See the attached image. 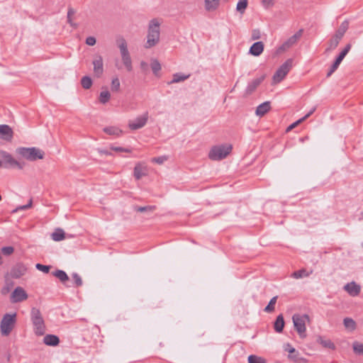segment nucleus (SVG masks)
Instances as JSON below:
<instances>
[{"label": "nucleus", "mask_w": 363, "mask_h": 363, "mask_svg": "<svg viewBox=\"0 0 363 363\" xmlns=\"http://www.w3.org/2000/svg\"><path fill=\"white\" fill-rule=\"evenodd\" d=\"M16 152L22 158L30 162H34L37 160H43L45 157L44 151L35 147H20L16 148Z\"/></svg>", "instance_id": "obj_1"}, {"label": "nucleus", "mask_w": 363, "mask_h": 363, "mask_svg": "<svg viewBox=\"0 0 363 363\" xmlns=\"http://www.w3.org/2000/svg\"><path fill=\"white\" fill-rule=\"evenodd\" d=\"M30 320L33 325L34 333L38 336L43 335L45 333L46 328L44 319L38 308H32Z\"/></svg>", "instance_id": "obj_2"}, {"label": "nucleus", "mask_w": 363, "mask_h": 363, "mask_svg": "<svg viewBox=\"0 0 363 363\" xmlns=\"http://www.w3.org/2000/svg\"><path fill=\"white\" fill-rule=\"evenodd\" d=\"M0 159L2 162L3 168L5 169H18L21 170L26 166V162L18 161L10 153L6 151H0Z\"/></svg>", "instance_id": "obj_3"}, {"label": "nucleus", "mask_w": 363, "mask_h": 363, "mask_svg": "<svg viewBox=\"0 0 363 363\" xmlns=\"http://www.w3.org/2000/svg\"><path fill=\"white\" fill-rule=\"evenodd\" d=\"M16 313H6L0 323V330L3 336H9L15 327Z\"/></svg>", "instance_id": "obj_4"}, {"label": "nucleus", "mask_w": 363, "mask_h": 363, "mask_svg": "<svg viewBox=\"0 0 363 363\" xmlns=\"http://www.w3.org/2000/svg\"><path fill=\"white\" fill-rule=\"evenodd\" d=\"M117 45L120 50L122 62L128 72L133 70L132 60L128 50V45L125 40L120 38L117 40Z\"/></svg>", "instance_id": "obj_5"}, {"label": "nucleus", "mask_w": 363, "mask_h": 363, "mask_svg": "<svg viewBox=\"0 0 363 363\" xmlns=\"http://www.w3.org/2000/svg\"><path fill=\"white\" fill-rule=\"evenodd\" d=\"M232 147L230 145H217L213 147L209 153L208 157L211 160L218 161L225 158L231 152Z\"/></svg>", "instance_id": "obj_6"}, {"label": "nucleus", "mask_w": 363, "mask_h": 363, "mask_svg": "<svg viewBox=\"0 0 363 363\" xmlns=\"http://www.w3.org/2000/svg\"><path fill=\"white\" fill-rule=\"evenodd\" d=\"M160 24H150L145 47L146 48H150L157 45L160 40Z\"/></svg>", "instance_id": "obj_7"}, {"label": "nucleus", "mask_w": 363, "mask_h": 363, "mask_svg": "<svg viewBox=\"0 0 363 363\" xmlns=\"http://www.w3.org/2000/svg\"><path fill=\"white\" fill-rule=\"evenodd\" d=\"M292 67V60H287L281 67L277 70L273 76L274 83H279L284 79Z\"/></svg>", "instance_id": "obj_8"}, {"label": "nucleus", "mask_w": 363, "mask_h": 363, "mask_svg": "<svg viewBox=\"0 0 363 363\" xmlns=\"http://www.w3.org/2000/svg\"><path fill=\"white\" fill-rule=\"evenodd\" d=\"M28 297L26 290L21 286H17L10 296V301L12 303H20L26 301Z\"/></svg>", "instance_id": "obj_9"}, {"label": "nucleus", "mask_w": 363, "mask_h": 363, "mask_svg": "<svg viewBox=\"0 0 363 363\" xmlns=\"http://www.w3.org/2000/svg\"><path fill=\"white\" fill-rule=\"evenodd\" d=\"M351 49V44H347L345 48L342 50V52L339 54V55L335 59L333 64L331 65L328 72L327 73V77H329L331 74L338 68L341 62L343 60L344 57L349 52Z\"/></svg>", "instance_id": "obj_10"}, {"label": "nucleus", "mask_w": 363, "mask_h": 363, "mask_svg": "<svg viewBox=\"0 0 363 363\" xmlns=\"http://www.w3.org/2000/svg\"><path fill=\"white\" fill-rule=\"evenodd\" d=\"M148 120V113L145 112L133 121H129L128 127L130 129L135 130L144 127Z\"/></svg>", "instance_id": "obj_11"}, {"label": "nucleus", "mask_w": 363, "mask_h": 363, "mask_svg": "<svg viewBox=\"0 0 363 363\" xmlns=\"http://www.w3.org/2000/svg\"><path fill=\"white\" fill-rule=\"evenodd\" d=\"M306 318V317L301 316L298 314H294L292 317L294 327L300 336H302L306 331V325H305Z\"/></svg>", "instance_id": "obj_12"}, {"label": "nucleus", "mask_w": 363, "mask_h": 363, "mask_svg": "<svg viewBox=\"0 0 363 363\" xmlns=\"http://www.w3.org/2000/svg\"><path fill=\"white\" fill-rule=\"evenodd\" d=\"M27 272V267L22 263H18L11 269V277L14 279H19Z\"/></svg>", "instance_id": "obj_13"}, {"label": "nucleus", "mask_w": 363, "mask_h": 363, "mask_svg": "<svg viewBox=\"0 0 363 363\" xmlns=\"http://www.w3.org/2000/svg\"><path fill=\"white\" fill-rule=\"evenodd\" d=\"M303 29H300L294 35L289 38L283 45L280 47V50H285L292 45H294L302 36Z\"/></svg>", "instance_id": "obj_14"}, {"label": "nucleus", "mask_w": 363, "mask_h": 363, "mask_svg": "<svg viewBox=\"0 0 363 363\" xmlns=\"http://www.w3.org/2000/svg\"><path fill=\"white\" fill-rule=\"evenodd\" d=\"M13 132L8 125H0V138L6 141H11Z\"/></svg>", "instance_id": "obj_15"}, {"label": "nucleus", "mask_w": 363, "mask_h": 363, "mask_svg": "<svg viewBox=\"0 0 363 363\" xmlns=\"http://www.w3.org/2000/svg\"><path fill=\"white\" fill-rule=\"evenodd\" d=\"M344 290L347 291L350 296H357L361 291V286L356 282L351 281L344 286Z\"/></svg>", "instance_id": "obj_16"}, {"label": "nucleus", "mask_w": 363, "mask_h": 363, "mask_svg": "<svg viewBox=\"0 0 363 363\" xmlns=\"http://www.w3.org/2000/svg\"><path fill=\"white\" fill-rule=\"evenodd\" d=\"M285 351L288 352L289 356L288 357L294 362L300 363L302 359L299 357V353L297 352L294 347H293L290 344H286L284 346Z\"/></svg>", "instance_id": "obj_17"}, {"label": "nucleus", "mask_w": 363, "mask_h": 363, "mask_svg": "<svg viewBox=\"0 0 363 363\" xmlns=\"http://www.w3.org/2000/svg\"><path fill=\"white\" fill-rule=\"evenodd\" d=\"M147 174V167L140 162L135 164L134 167V177L137 180L140 179L143 177L146 176Z\"/></svg>", "instance_id": "obj_18"}, {"label": "nucleus", "mask_w": 363, "mask_h": 363, "mask_svg": "<svg viewBox=\"0 0 363 363\" xmlns=\"http://www.w3.org/2000/svg\"><path fill=\"white\" fill-rule=\"evenodd\" d=\"M264 50V44L262 42L259 41L252 44L250 48L249 52L253 56L260 55Z\"/></svg>", "instance_id": "obj_19"}, {"label": "nucleus", "mask_w": 363, "mask_h": 363, "mask_svg": "<svg viewBox=\"0 0 363 363\" xmlns=\"http://www.w3.org/2000/svg\"><path fill=\"white\" fill-rule=\"evenodd\" d=\"M93 65L94 72L96 77L101 76L104 72L102 57L99 56L96 59H95L93 62Z\"/></svg>", "instance_id": "obj_20"}, {"label": "nucleus", "mask_w": 363, "mask_h": 363, "mask_svg": "<svg viewBox=\"0 0 363 363\" xmlns=\"http://www.w3.org/2000/svg\"><path fill=\"white\" fill-rule=\"evenodd\" d=\"M220 0H204V8L207 11H216L219 5Z\"/></svg>", "instance_id": "obj_21"}, {"label": "nucleus", "mask_w": 363, "mask_h": 363, "mask_svg": "<svg viewBox=\"0 0 363 363\" xmlns=\"http://www.w3.org/2000/svg\"><path fill=\"white\" fill-rule=\"evenodd\" d=\"M270 109V102L265 101L257 107L255 113L257 116L262 117L267 113Z\"/></svg>", "instance_id": "obj_22"}, {"label": "nucleus", "mask_w": 363, "mask_h": 363, "mask_svg": "<svg viewBox=\"0 0 363 363\" xmlns=\"http://www.w3.org/2000/svg\"><path fill=\"white\" fill-rule=\"evenodd\" d=\"M264 79V77L262 76L260 77L253 79L250 83H249L247 87V92L249 94L253 92L257 89V87L262 83Z\"/></svg>", "instance_id": "obj_23"}, {"label": "nucleus", "mask_w": 363, "mask_h": 363, "mask_svg": "<svg viewBox=\"0 0 363 363\" xmlns=\"http://www.w3.org/2000/svg\"><path fill=\"white\" fill-rule=\"evenodd\" d=\"M43 342L50 346H56L59 344V337L55 335H47L44 337Z\"/></svg>", "instance_id": "obj_24"}, {"label": "nucleus", "mask_w": 363, "mask_h": 363, "mask_svg": "<svg viewBox=\"0 0 363 363\" xmlns=\"http://www.w3.org/2000/svg\"><path fill=\"white\" fill-rule=\"evenodd\" d=\"M103 130L104 133H106L108 135H114L116 137L120 136L123 133L122 130H121L119 128H118L116 126L105 127L103 129Z\"/></svg>", "instance_id": "obj_25"}, {"label": "nucleus", "mask_w": 363, "mask_h": 363, "mask_svg": "<svg viewBox=\"0 0 363 363\" xmlns=\"http://www.w3.org/2000/svg\"><path fill=\"white\" fill-rule=\"evenodd\" d=\"M312 270H307L306 269H301L300 270L296 271L293 272L291 275V277L294 279H301L303 277H308L311 274H312Z\"/></svg>", "instance_id": "obj_26"}, {"label": "nucleus", "mask_w": 363, "mask_h": 363, "mask_svg": "<svg viewBox=\"0 0 363 363\" xmlns=\"http://www.w3.org/2000/svg\"><path fill=\"white\" fill-rule=\"evenodd\" d=\"M284 327V320L282 314L279 315L274 322V328L277 333L283 331Z\"/></svg>", "instance_id": "obj_27"}, {"label": "nucleus", "mask_w": 363, "mask_h": 363, "mask_svg": "<svg viewBox=\"0 0 363 363\" xmlns=\"http://www.w3.org/2000/svg\"><path fill=\"white\" fill-rule=\"evenodd\" d=\"M190 77L189 74H184L182 73H176L173 74V78L169 84H174V83H179L181 82H183L187 79H189Z\"/></svg>", "instance_id": "obj_28"}, {"label": "nucleus", "mask_w": 363, "mask_h": 363, "mask_svg": "<svg viewBox=\"0 0 363 363\" xmlns=\"http://www.w3.org/2000/svg\"><path fill=\"white\" fill-rule=\"evenodd\" d=\"M51 238L55 241H61L65 239V232L61 228L56 229L51 235Z\"/></svg>", "instance_id": "obj_29"}, {"label": "nucleus", "mask_w": 363, "mask_h": 363, "mask_svg": "<svg viewBox=\"0 0 363 363\" xmlns=\"http://www.w3.org/2000/svg\"><path fill=\"white\" fill-rule=\"evenodd\" d=\"M314 110H315V108H313V110L309 111L307 114H306L301 118L298 119V121H296V122L293 123L289 126H288L286 130V132L291 131L292 129H294L295 127H296L299 123H301L302 121H305L307 118H308L313 113Z\"/></svg>", "instance_id": "obj_30"}, {"label": "nucleus", "mask_w": 363, "mask_h": 363, "mask_svg": "<svg viewBox=\"0 0 363 363\" xmlns=\"http://www.w3.org/2000/svg\"><path fill=\"white\" fill-rule=\"evenodd\" d=\"M52 275L59 279L62 283H65L69 279V277L66 272L61 269H57L52 272Z\"/></svg>", "instance_id": "obj_31"}, {"label": "nucleus", "mask_w": 363, "mask_h": 363, "mask_svg": "<svg viewBox=\"0 0 363 363\" xmlns=\"http://www.w3.org/2000/svg\"><path fill=\"white\" fill-rule=\"evenodd\" d=\"M344 325L345 328L350 331H353L356 328V323L355 321L350 318H345L344 319Z\"/></svg>", "instance_id": "obj_32"}, {"label": "nucleus", "mask_w": 363, "mask_h": 363, "mask_svg": "<svg viewBox=\"0 0 363 363\" xmlns=\"http://www.w3.org/2000/svg\"><path fill=\"white\" fill-rule=\"evenodd\" d=\"M248 5V1L247 0H239L237 6H236V11L242 14L245 11V9H247Z\"/></svg>", "instance_id": "obj_33"}, {"label": "nucleus", "mask_w": 363, "mask_h": 363, "mask_svg": "<svg viewBox=\"0 0 363 363\" xmlns=\"http://www.w3.org/2000/svg\"><path fill=\"white\" fill-rule=\"evenodd\" d=\"M110 98H111V94L108 91H107V90L102 91L99 95V101L101 104H105L109 101Z\"/></svg>", "instance_id": "obj_34"}, {"label": "nucleus", "mask_w": 363, "mask_h": 363, "mask_svg": "<svg viewBox=\"0 0 363 363\" xmlns=\"http://www.w3.org/2000/svg\"><path fill=\"white\" fill-rule=\"evenodd\" d=\"M278 296H274L271 300L269 301L268 305L265 307L264 311L267 313H271L274 311V305L277 303Z\"/></svg>", "instance_id": "obj_35"}, {"label": "nucleus", "mask_w": 363, "mask_h": 363, "mask_svg": "<svg viewBox=\"0 0 363 363\" xmlns=\"http://www.w3.org/2000/svg\"><path fill=\"white\" fill-rule=\"evenodd\" d=\"M248 363H266V359L262 357L251 354L248 357Z\"/></svg>", "instance_id": "obj_36"}, {"label": "nucleus", "mask_w": 363, "mask_h": 363, "mask_svg": "<svg viewBox=\"0 0 363 363\" xmlns=\"http://www.w3.org/2000/svg\"><path fill=\"white\" fill-rule=\"evenodd\" d=\"M320 343L325 348H328L331 350H335V346L334 343L329 339H320Z\"/></svg>", "instance_id": "obj_37"}, {"label": "nucleus", "mask_w": 363, "mask_h": 363, "mask_svg": "<svg viewBox=\"0 0 363 363\" xmlns=\"http://www.w3.org/2000/svg\"><path fill=\"white\" fill-rule=\"evenodd\" d=\"M81 84L84 89H88L92 85V80L89 77H83L81 79Z\"/></svg>", "instance_id": "obj_38"}, {"label": "nucleus", "mask_w": 363, "mask_h": 363, "mask_svg": "<svg viewBox=\"0 0 363 363\" xmlns=\"http://www.w3.org/2000/svg\"><path fill=\"white\" fill-rule=\"evenodd\" d=\"M354 352L357 354H363V343L354 342L352 345Z\"/></svg>", "instance_id": "obj_39"}, {"label": "nucleus", "mask_w": 363, "mask_h": 363, "mask_svg": "<svg viewBox=\"0 0 363 363\" xmlns=\"http://www.w3.org/2000/svg\"><path fill=\"white\" fill-rule=\"evenodd\" d=\"M75 20H77L76 11L72 8H69L67 11V23H72Z\"/></svg>", "instance_id": "obj_40"}, {"label": "nucleus", "mask_w": 363, "mask_h": 363, "mask_svg": "<svg viewBox=\"0 0 363 363\" xmlns=\"http://www.w3.org/2000/svg\"><path fill=\"white\" fill-rule=\"evenodd\" d=\"M347 30V27L345 25H342L339 28V29L336 31L335 35H334L335 38L337 39H339L340 40L343 37L345 33Z\"/></svg>", "instance_id": "obj_41"}, {"label": "nucleus", "mask_w": 363, "mask_h": 363, "mask_svg": "<svg viewBox=\"0 0 363 363\" xmlns=\"http://www.w3.org/2000/svg\"><path fill=\"white\" fill-rule=\"evenodd\" d=\"M151 68H152V70L153 72V73L155 74V75H157V73L159 72V71L161 69V65H160V63L158 62V60H153L152 62H151Z\"/></svg>", "instance_id": "obj_42"}, {"label": "nucleus", "mask_w": 363, "mask_h": 363, "mask_svg": "<svg viewBox=\"0 0 363 363\" xmlns=\"http://www.w3.org/2000/svg\"><path fill=\"white\" fill-rule=\"evenodd\" d=\"M155 207L153 206H135V210L138 212H146V211H153Z\"/></svg>", "instance_id": "obj_43"}, {"label": "nucleus", "mask_w": 363, "mask_h": 363, "mask_svg": "<svg viewBox=\"0 0 363 363\" xmlns=\"http://www.w3.org/2000/svg\"><path fill=\"white\" fill-rule=\"evenodd\" d=\"M120 81L118 77H115L112 79L111 82V90L113 91H118L120 89Z\"/></svg>", "instance_id": "obj_44"}, {"label": "nucleus", "mask_w": 363, "mask_h": 363, "mask_svg": "<svg viewBox=\"0 0 363 363\" xmlns=\"http://www.w3.org/2000/svg\"><path fill=\"white\" fill-rule=\"evenodd\" d=\"M72 277L77 287L81 286L83 284L81 277L77 273H73Z\"/></svg>", "instance_id": "obj_45"}, {"label": "nucleus", "mask_w": 363, "mask_h": 363, "mask_svg": "<svg viewBox=\"0 0 363 363\" xmlns=\"http://www.w3.org/2000/svg\"><path fill=\"white\" fill-rule=\"evenodd\" d=\"M1 252L6 256H9L14 252V248L11 246L3 247L1 248Z\"/></svg>", "instance_id": "obj_46"}, {"label": "nucleus", "mask_w": 363, "mask_h": 363, "mask_svg": "<svg viewBox=\"0 0 363 363\" xmlns=\"http://www.w3.org/2000/svg\"><path fill=\"white\" fill-rule=\"evenodd\" d=\"M261 37H262L261 32L259 29H254L252 31V34H251V40H258V39L261 38Z\"/></svg>", "instance_id": "obj_47"}, {"label": "nucleus", "mask_w": 363, "mask_h": 363, "mask_svg": "<svg viewBox=\"0 0 363 363\" xmlns=\"http://www.w3.org/2000/svg\"><path fill=\"white\" fill-rule=\"evenodd\" d=\"M32 206V200L30 199L28 202V204L26 205H23V206H18L16 209H14L12 213H16L18 212V211H23V210H26L29 208H30Z\"/></svg>", "instance_id": "obj_48"}, {"label": "nucleus", "mask_w": 363, "mask_h": 363, "mask_svg": "<svg viewBox=\"0 0 363 363\" xmlns=\"http://www.w3.org/2000/svg\"><path fill=\"white\" fill-rule=\"evenodd\" d=\"M35 267L36 269H38V270L44 272V273H48L49 271H50V266H48V265H43V264H37L35 265Z\"/></svg>", "instance_id": "obj_49"}, {"label": "nucleus", "mask_w": 363, "mask_h": 363, "mask_svg": "<svg viewBox=\"0 0 363 363\" xmlns=\"http://www.w3.org/2000/svg\"><path fill=\"white\" fill-rule=\"evenodd\" d=\"M261 2L264 9H269L274 4V0H262Z\"/></svg>", "instance_id": "obj_50"}, {"label": "nucleus", "mask_w": 363, "mask_h": 363, "mask_svg": "<svg viewBox=\"0 0 363 363\" xmlns=\"http://www.w3.org/2000/svg\"><path fill=\"white\" fill-rule=\"evenodd\" d=\"M340 41V40L339 39L333 37L330 41V49L335 48L338 45Z\"/></svg>", "instance_id": "obj_51"}, {"label": "nucleus", "mask_w": 363, "mask_h": 363, "mask_svg": "<svg viewBox=\"0 0 363 363\" xmlns=\"http://www.w3.org/2000/svg\"><path fill=\"white\" fill-rule=\"evenodd\" d=\"M167 160V157L161 156V157H154L152 161L161 164Z\"/></svg>", "instance_id": "obj_52"}, {"label": "nucleus", "mask_w": 363, "mask_h": 363, "mask_svg": "<svg viewBox=\"0 0 363 363\" xmlns=\"http://www.w3.org/2000/svg\"><path fill=\"white\" fill-rule=\"evenodd\" d=\"M111 150L116 151V152H130V150L128 148H123L121 147H113L112 146L111 147Z\"/></svg>", "instance_id": "obj_53"}, {"label": "nucleus", "mask_w": 363, "mask_h": 363, "mask_svg": "<svg viewBox=\"0 0 363 363\" xmlns=\"http://www.w3.org/2000/svg\"><path fill=\"white\" fill-rule=\"evenodd\" d=\"M86 43L88 45H94L95 43H96V39L94 37H92V36H90V37H88L86 40Z\"/></svg>", "instance_id": "obj_54"}, {"label": "nucleus", "mask_w": 363, "mask_h": 363, "mask_svg": "<svg viewBox=\"0 0 363 363\" xmlns=\"http://www.w3.org/2000/svg\"><path fill=\"white\" fill-rule=\"evenodd\" d=\"M98 152H99V154L101 155H111L112 153L108 151V150H101V149H99L98 150Z\"/></svg>", "instance_id": "obj_55"}, {"label": "nucleus", "mask_w": 363, "mask_h": 363, "mask_svg": "<svg viewBox=\"0 0 363 363\" xmlns=\"http://www.w3.org/2000/svg\"><path fill=\"white\" fill-rule=\"evenodd\" d=\"M150 23H158V21L155 19V18H153L150 21Z\"/></svg>", "instance_id": "obj_56"}, {"label": "nucleus", "mask_w": 363, "mask_h": 363, "mask_svg": "<svg viewBox=\"0 0 363 363\" xmlns=\"http://www.w3.org/2000/svg\"><path fill=\"white\" fill-rule=\"evenodd\" d=\"M116 66L117 67V68H118V69H121V66H119L118 64H116Z\"/></svg>", "instance_id": "obj_57"}, {"label": "nucleus", "mask_w": 363, "mask_h": 363, "mask_svg": "<svg viewBox=\"0 0 363 363\" xmlns=\"http://www.w3.org/2000/svg\"><path fill=\"white\" fill-rule=\"evenodd\" d=\"M361 216H362V219H363V211L361 213Z\"/></svg>", "instance_id": "obj_58"}, {"label": "nucleus", "mask_w": 363, "mask_h": 363, "mask_svg": "<svg viewBox=\"0 0 363 363\" xmlns=\"http://www.w3.org/2000/svg\"><path fill=\"white\" fill-rule=\"evenodd\" d=\"M143 65H145V62H141V65L143 66Z\"/></svg>", "instance_id": "obj_59"}, {"label": "nucleus", "mask_w": 363, "mask_h": 363, "mask_svg": "<svg viewBox=\"0 0 363 363\" xmlns=\"http://www.w3.org/2000/svg\"><path fill=\"white\" fill-rule=\"evenodd\" d=\"M1 201V196L0 195V201Z\"/></svg>", "instance_id": "obj_60"}, {"label": "nucleus", "mask_w": 363, "mask_h": 363, "mask_svg": "<svg viewBox=\"0 0 363 363\" xmlns=\"http://www.w3.org/2000/svg\"><path fill=\"white\" fill-rule=\"evenodd\" d=\"M362 247H363V243L362 244Z\"/></svg>", "instance_id": "obj_61"}]
</instances>
